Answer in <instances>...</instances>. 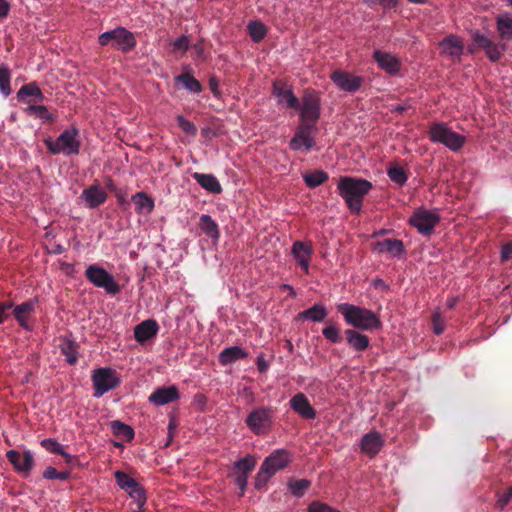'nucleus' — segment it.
<instances>
[{
	"instance_id": "1",
	"label": "nucleus",
	"mask_w": 512,
	"mask_h": 512,
	"mask_svg": "<svg viewBox=\"0 0 512 512\" xmlns=\"http://www.w3.org/2000/svg\"><path fill=\"white\" fill-rule=\"evenodd\" d=\"M372 187L370 181L351 176H341L337 184L339 195L354 214L360 213L364 197L370 192Z\"/></svg>"
},
{
	"instance_id": "2",
	"label": "nucleus",
	"mask_w": 512,
	"mask_h": 512,
	"mask_svg": "<svg viewBox=\"0 0 512 512\" xmlns=\"http://www.w3.org/2000/svg\"><path fill=\"white\" fill-rule=\"evenodd\" d=\"M337 311L343 316L345 322L355 330L373 331L382 327V322L373 311L349 303H341Z\"/></svg>"
},
{
	"instance_id": "3",
	"label": "nucleus",
	"mask_w": 512,
	"mask_h": 512,
	"mask_svg": "<svg viewBox=\"0 0 512 512\" xmlns=\"http://www.w3.org/2000/svg\"><path fill=\"white\" fill-rule=\"evenodd\" d=\"M79 130L75 127L65 129L56 140L51 137L44 139L48 151L53 155H77L80 152L81 142L78 139Z\"/></svg>"
},
{
	"instance_id": "4",
	"label": "nucleus",
	"mask_w": 512,
	"mask_h": 512,
	"mask_svg": "<svg viewBox=\"0 0 512 512\" xmlns=\"http://www.w3.org/2000/svg\"><path fill=\"white\" fill-rule=\"evenodd\" d=\"M98 42L103 47L111 44L123 53L132 51L137 45L134 34L121 26L102 33L98 37Z\"/></svg>"
},
{
	"instance_id": "5",
	"label": "nucleus",
	"mask_w": 512,
	"mask_h": 512,
	"mask_svg": "<svg viewBox=\"0 0 512 512\" xmlns=\"http://www.w3.org/2000/svg\"><path fill=\"white\" fill-rule=\"evenodd\" d=\"M274 412L271 406L255 407L247 415L245 424L254 434L265 435L273 426Z\"/></svg>"
},
{
	"instance_id": "6",
	"label": "nucleus",
	"mask_w": 512,
	"mask_h": 512,
	"mask_svg": "<svg viewBox=\"0 0 512 512\" xmlns=\"http://www.w3.org/2000/svg\"><path fill=\"white\" fill-rule=\"evenodd\" d=\"M428 134L432 142L441 143L452 151L460 150L465 143V137L454 132L445 123L432 124Z\"/></svg>"
},
{
	"instance_id": "7",
	"label": "nucleus",
	"mask_w": 512,
	"mask_h": 512,
	"mask_svg": "<svg viewBox=\"0 0 512 512\" xmlns=\"http://www.w3.org/2000/svg\"><path fill=\"white\" fill-rule=\"evenodd\" d=\"M85 277L94 286L103 288L107 294L116 295L121 291L113 275L97 264H91L86 268Z\"/></svg>"
},
{
	"instance_id": "8",
	"label": "nucleus",
	"mask_w": 512,
	"mask_h": 512,
	"mask_svg": "<svg viewBox=\"0 0 512 512\" xmlns=\"http://www.w3.org/2000/svg\"><path fill=\"white\" fill-rule=\"evenodd\" d=\"M94 393L93 396L99 398L110 390L120 385V378L117 372L112 368L95 369L91 376Z\"/></svg>"
},
{
	"instance_id": "9",
	"label": "nucleus",
	"mask_w": 512,
	"mask_h": 512,
	"mask_svg": "<svg viewBox=\"0 0 512 512\" xmlns=\"http://www.w3.org/2000/svg\"><path fill=\"white\" fill-rule=\"evenodd\" d=\"M439 221L440 216L437 212L425 209L415 211L410 218V224L424 236L431 235Z\"/></svg>"
},
{
	"instance_id": "10",
	"label": "nucleus",
	"mask_w": 512,
	"mask_h": 512,
	"mask_svg": "<svg viewBox=\"0 0 512 512\" xmlns=\"http://www.w3.org/2000/svg\"><path fill=\"white\" fill-rule=\"evenodd\" d=\"M330 79L339 90L348 93L357 92L365 81L364 77L341 69L334 70Z\"/></svg>"
},
{
	"instance_id": "11",
	"label": "nucleus",
	"mask_w": 512,
	"mask_h": 512,
	"mask_svg": "<svg viewBox=\"0 0 512 512\" xmlns=\"http://www.w3.org/2000/svg\"><path fill=\"white\" fill-rule=\"evenodd\" d=\"M291 253L303 272L309 274L310 262L314 253L312 243L297 240L292 245Z\"/></svg>"
},
{
	"instance_id": "12",
	"label": "nucleus",
	"mask_w": 512,
	"mask_h": 512,
	"mask_svg": "<svg viewBox=\"0 0 512 512\" xmlns=\"http://www.w3.org/2000/svg\"><path fill=\"white\" fill-rule=\"evenodd\" d=\"M6 457L17 472L28 475L33 469L34 456L30 450L24 451L23 455L16 450H9Z\"/></svg>"
},
{
	"instance_id": "13",
	"label": "nucleus",
	"mask_w": 512,
	"mask_h": 512,
	"mask_svg": "<svg viewBox=\"0 0 512 512\" xmlns=\"http://www.w3.org/2000/svg\"><path fill=\"white\" fill-rule=\"evenodd\" d=\"M290 461L291 455L287 450L277 449L265 458L261 466L274 476L277 471L286 468Z\"/></svg>"
},
{
	"instance_id": "14",
	"label": "nucleus",
	"mask_w": 512,
	"mask_h": 512,
	"mask_svg": "<svg viewBox=\"0 0 512 512\" xmlns=\"http://www.w3.org/2000/svg\"><path fill=\"white\" fill-rule=\"evenodd\" d=\"M79 198L87 208L95 209L106 202L107 193L98 184H93L85 188Z\"/></svg>"
},
{
	"instance_id": "15",
	"label": "nucleus",
	"mask_w": 512,
	"mask_h": 512,
	"mask_svg": "<svg viewBox=\"0 0 512 512\" xmlns=\"http://www.w3.org/2000/svg\"><path fill=\"white\" fill-rule=\"evenodd\" d=\"M291 409L304 419H315L316 410L310 404L307 396L304 393L295 394L289 401Z\"/></svg>"
},
{
	"instance_id": "16",
	"label": "nucleus",
	"mask_w": 512,
	"mask_h": 512,
	"mask_svg": "<svg viewBox=\"0 0 512 512\" xmlns=\"http://www.w3.org/2000/svg\"><path fill=\"white\" fill-rule=\"evenodd\" d=\"M384 445V439L377 431H371L361 438L360 449L361 452L368 455L370 458L375 457Z\"/></svg>"
},
{
	"instance_id": "17",
	"label": "nucleus",
	"mask_w": 512,
	"mask_h": 512,
	"mask_svg": "<svg viewBox=\"0 0 512 512\" xmlns=\"http://www.w3.org/2000/svg\"><path fill=\"white\" fill-rule=\"evenodd\" d=\"M179 390L176 386L160 387L155 389L148 398V401L155 406H162L178 400Z\"/></svg>"
},
{
	"instance_id": "18",
	"label": "nucleus",
	"mask_w": 512,
	"mask_h": 512,
	"mask_svg": "<svg viewBox=\"0 0 512 512\" xmlns=\"http://www.w3.org/2000/svg\"><path fill=\"white\" fill-rule=\"evenodd\" d=\"M273 94L278 98L279 104H285L286 107L299 109L300 102L294 95L292 89L284 83L275 82L273 84Z\"/></svg>"
},
{
	"instance_id": "19",
	"label": "nucleus",
	"mask_w": 512,
	"mask_h": 512,
	"mask_svg": "<svg viewBox=\"0 0 512 512\" xmlns=\"http://www.w3.org/2000/svg\"><path fill=\"white\" fill-rule=\"evenodd\" d=\"M300 118L318 121L320 118V99L315 93H307L303 97Z\"/></svg>"
},
{
	"instance_id": "20",
	"label": "nucleus",
	"mask_w": 512,
	"mask_h": 512,
	"mask_svg": "<svg viewBox=\"0 0 512 512\" xmlns=\"http://www.w3.org/2000/svg\"><path fill=\"white\" fill-rule=\"evenodd\" d=\"M347 345L356 352H363L370 347V339L358 330L349 328L344 330Z\"/></svg>"
},
{
	"instance_id": "21",
	"label": "nucleus",
	"mask_w": 512,
	"mask_h": 512,
	"mask_svg": "<svg viewBox=\"0 0 512 512\" xmlns=\"http://www.w3.org/2000/svg\"><path fill=\"white\" fill-rule=\"evenodd\" d=\"M373 58L378 66L389 74H396L400 71V60L390 53L383 52L381 50H375L373 53Z\"/></svg>"
},
{
	"instance_id": "22",
	"label": "nucleus",
	"mask_w": 512,
	"mask_h": 512,
	"mask_svg": "<svg viewBox=\"0 0 512 512\" xmlns=\"http://www.w3.org/2000/svg\"><path fill=\"white\" fill-rule=\"evenodd\" d=\"M158 330L159 325L156 320H144L134 328V337L137 342L144 343L155 337Z\"/></svg>"
},
{
	"instance_id": "23",
	"label": "nucleus",
	"mask_w": 512,
	"mask_h": 512,
	"mask_svg": "<svg viewBox=\"0 0 512 512\" xmlns=\"http://www.w3.org/2000/svg\"><path fill=\"white\" fill-rule=\"evenodd\" d=\"M37 303L36 299H29L17 306L13 309V315L19 325L25 330H31L27 319L28 317L34 313L35 305Z\"/></svg>"
},
{
	"instance_id": "24",
	"label": "nucleus",
	"mask_w": 512,
	"mask_h": 512,
	"mask_svg": "<svg viewBox=\"0 0 512 512\" xmlns=\"http://www.w3.org/2000/svg\"><path fill=\"white\" fill-rule=\"evenodd\" d=\"M374 251L378 253L387 252L393 257H398L405 253V248L402 240L385 239L374 244Z\"/></svg>"
},
{
	"instance_id": "25",
	"label": "nucleus",
	"mask_w": 512,
	"mask_h": 512,
	"mask_svg": "<svg viewBox=\"0 0 512 512\" xmlns=\"http://www.w3.org/2000/svg\"><path fill=\"white\" fill-rule=\"evenodd\" d=\"M198 227L202 233L209 237L214 243L219 241V226L210 215L202 214L199 219Z\"/></svg>"
},
{
	"instance_id": "26",
	"label": "nucleus",
	"mask_w": 512,
	"mask_h": 512,
	"mask_svg": "<svg viewBox=\"0 0 512 512\" xmlns=\"http://www.w3.org/2000/svg\"><path fill=\"white\" fill-rule=\"evenodd\" d=\"M440 46L442 48V51L444 54L450 56V57H457L460 58V56L463 53V43L459 39V37L455 35H449L445 37L441 42Z\"/></svg>"
},
{
	"instance_id": "27",
	"label": "nucleus",
	"mask_w": 512,
	"mask_h": 512,
	"mask_svg": "<svg viewBox=\"0 0 512 512\" xmlns=\"http://www.w3.org/2000/svg\"><path fill=\"white\" fill-rule=\"evenodd\" d=\"M316 144L313 135H306L296 129L294 136L290 140L289 146L294 151L311 150Z\"/></svg>"
},
{
	"instance_id": "28",
	"label": "nucleus",
	"mask_w": 512,
	"mask_h": 512,
	"mask_svg": "<svg viewBox=\"0 0 512 512\" xmlns=\"http://www.w3.org/2000/svg\"><path fill=\"white\" fill-rule=\"evenodd\" d=\"M27 97H33L34 102H43L45 96L36 82H30L23 85L17 92V99L21 102H26Z\"/></svg>"
},
{
	"instance_id": "29",
	"label": "nucleus",
	"mask_w": 512,
	"mask_h": 512,
	"mask_svg": "<svg viewBox=\"0 0 512 512\" xmlns=\"http://www.w3.org/2000/svg\"><path fill=\"white\" fill-rule=\"evenodd\" d=\"M192 177L202 188L210 193H221L222 187L214 175L195 172Z\"/></svg>"
},
{
	"instance_id": "30",
	"label": "nucleus",
	"mask_w": 512,
	"mask_h": 512,
	"mask_svg": "<svg viewBox=\"0 0 512 512\" xmlns=\"http://www.w3.org/2000/svg\"><path fill=\"white\" fill-rule=\"evenodd\" d=\"M248 353L239 346L225 348L219 354V363L223 366L232 364L240 359H244Z\"/></svg>"
},
{
	"instance_id": "31",
	"label": "nucleus",
	"mask_w": 512,
	"mask_h": 512,
	"mask_svg": "<svg viewBox=\"0 0 512 512\" xmlns=\"http://www.w3.org/2000/svg\"><path fill=\"white\" fill-rule=\"evenodd\" d=\"M135 211L138 214H150L154 209V200L145 192H138L132 196Z\"/></svg>"
},
{
	"instance_id": "32",
	"label": "nucleus",
	"mask_w": 512,
	"mask_h": 512,
	"mask_svg": "<svg viewBox=\"0 0 512 512\" xmlns=\"http://www.w3.org/2000/svg\"><path fill=\"white\" fill-rule=\"evenodd\" d=\"M328 312L324 305L314 304L312 307L298 313L297 319H308L314 322H322L327 317Z\"/></svg>"
},
{
	"instance_id": "33",
	"label": "nucleus",
	"mask_w": 512,
	"mask_h": 512,
	"mask_svg": "<svg viewBox=\"0 0 512 512\" xmlns=\"http://www.w3.org/2000/svg\"><path fill=\"white\" fill-rule=\"evenodd\" d=\"M174 80L176 83H181L191 93L198 94L202 91L201 83L190 72H183L177 75Z\"/></svg>"
},
{
	"instance_id": "34",
	"label": "nucleus",
	"mask_w": 512,
	"mask_h": 512,
	"mask_svg": "<svg viewBox=\"0 0 512 512\" xmlns=\"http://www.w3.org/2000/svg\"><path fill=\"white\" fill-rule=\"evenodd\" d=\"M497 31L502 40H512V17L508 14L496 18Z\"/></svg>"
},
{
	"instance_id": "35",
	"label": "nucleus",
	"mask_w": 512,
	"mask_h": 512,
	"mask_svg": "<svg viewBox=\"0 0 512 512\" xmlns=\"http://www.w3.org/2000/svg\"><path fill=\"white\" fill-rule=\"evenodd\" d=\"M329 179L328 173L323 170H315L303 175V180L309 188H316Z\"/></svg>"
},
{
	"instance_id": "36",
	"label": "nucleus",
	"mask_w": 512,
	"mask_h": 512,
	"mask_svg": "<svg viewBox=\"0 0 512 512\" xmlns=\"http://www.w3.org/2000/svg\"><path fill=\"white\" fill-rule=\"evenodd\" d=\"M26 113L31 116H36L48 123H53L56 120V115L50 113L48 108L44 105L31 104L26 108Z\"/></svg>"
},
{
	"instance_id": "37",
	"label": "nucleus",
	"mask_w": 512,
	"mask_h": 512,
	"mask_svg": "<svg viewBox=\"0 0 512 512\" xmlns=\"http://www.w3.org/2000/svg\"><path fill=\"white\" fill-rule=\"evenodd\" d=\"M61 353L65 355L66 361L70 365H75L78 361V344L71 340H66L61 345Z\"/></svg>"
},
{
	"instance_id": "38",
	"label": "nucleus",
	"mask_w": 512,
	"mask_h": 512,
	"mask_svg": "<svg viewBox=\"0 0 512 512\" xmlns=\"http://www.w3.org/2000/svg\"><path fill=\"white\" fill-rule=\"evenodd\" d=\"M247 28L250 38L255 43H259L260 41H262L267 34L266 26L260 21L249 22Z\"/></svg>"
},
{
	"instance_id": "39",
	"label": "nucleus",
	"mask_w": 512,
	"mask_h": 512,
	"mask_svg": "<svg viewBox=\"0 0 512 512\" xmlns=\"http://www.w3.org/2000/svg\"><path fill=\"white\" fill-rule=\"evenodd\" d=\"M11 70L6 64L0 65V92L4 97H8L11 92Z\"/></svg>"
},
{
	"instance_id": "40",
	"label": "nucleus",
	"mask_w": 512,
	"mask_h": 512,
	"mask_svg": "<svg viewBox=\"0 0 512 512\" xmlns=\"http://www.w3.org/2000/svg\"><path fill=\"white\" fill-rule=\"evenodd\" d=\"M111 427L115 436L122 440L131 441L134 438V430L129 425L120 421H113Z\"/></svg>"
},
{
	"instance_id": "41",
	"label": "nucleus",
	"mask_w": 512,
	"mask_h": 512,
	"mask_svg": "<svg viewBox=\"0 0 512 512\" xmlns=\"http://www.w3.org/2000/svg\"><path fill=\"white\" fill-rule=\"evenodd\" d=\"M114 478L116 480L117 485L127 493L130 492L132 489H135V487L139 484L136 480H134L132 477H130L123 471H116L114 473Z\"/></svg>"
},
{
	"instance_id": "42",
	"label": "nucleus",
	"mask_w": 512,
	"mask_h": 512,
	"mask_svg": "<svg viewBox=\"0 0 512 512\" xmlns=\"http://www.w3.org/2000/svg\"><path fill=\"white\" fill-rule=\"evenodd\" d=\"M387 174L390 180L399 186H403L408 179L407 173L404 170V168L397 164L391 165L387 169Z\"/></svg>"
},
{
	"instance_id": "43",
	"label": "nucleus",
	"mask_w": 512,
	"mask_h": 512,
	"mask_svg": "<svg viewBox=\"0 0 512 512\" xmlns=\"http://www.w3.org/2000/svg\"><path fill=\"white\" fill-rule=\"evenodd\" d=\"M310 485L311 482L307 479L291 480L288 483L290 492L296 497H302Z\"/></svg>"
},
{
	"instance_id": "44",
	"label": "nucleus",
	"mask_w": 512,
	"mask_h": 512,
	"mask_svg": "<svg viewBox=\"0 0 512 512\" xmlns=\"http://www.w3.org/2000/svg\"><path fill=\"white\" fill-rule=\"evenodd\" d=\"M323 336L331 343H340L343 340L340 329L335 323H330L322 329Z\"/></svg>"
},
{
	"instance_id": "45",
	"label": "nucleus",
	"mask_w": 512,
	"mask_h": 512,
	"mask_svg": "<svg viewBox=\"0 0 512 512\" xmlns=\"http://www.w3.org/2000/svg\"><path fill=\"white\" fill-rule=\"evenodd\" d=\"M256 465V461L253 456L247 455L245 458L240 459L235 462L234 467L238 470V474H245L248 476V473L251 472Z\"/></svg>"
},
{
	"instance_id": "46",
	"label": "nucleus",
	"mask_w": 512,
	"mask_h": 512,
	"mask_svg": "<svg viewBox=\"0 0 512 512\" xmlns=\"http://www.w3.org/2000/svg\"><path fill=\"white\" fill-rule=\"evenodd\" d=\"M128 494L134 500L137 509H142L144 507L147 498L145 489L140 484H138L135 489L128 492Z\"/></svg>"
},
{
	"instance_id": "47",
	"label": "nucleus",
	"mask_w": 512,
	"mask_h": 512,
	"mask_svg": "<svg viewBox=\"0 0 512 512\" xmlns=\"http://www.w3.org/2000/svg\"><path fill=\"white\" fill-rule=\"evenodd\" d=\"M504 50L505 45H498L492 41V43L485 50V53L490 61L497 62L502 57Z\"/></svg>"
},
{
	"instance_id": "48",
	"label": "nucleus",
	"mask_w": 512,
	"mask_h": 512,
	"mask_svg": "<svg viewBox=\"0 0 512 512\" xmlns=\"http://www.w3.org/2000/svg\"><path fill=\"white\" fill-rule=\"evenodd\" d=\"M41 446L45 448L47 451L54 453V454H64V448L63 446L57 442L55 439L47 438L43 439L40 442Z\"/></svg>"
},
{
	"instance_id": "49",
	"label": "nucleus",
	"mask_w": 512,
	"mask_h": 512,
	"mask_svg": "<svg viewBox=\"0 0 512 512\" xmlns=\"http://www.w3.org/2000/svg\"><path fill=\"white\" fill-rule=\"evenodd\" d=\"M300 125L297 127L298 131H302L306 135H315L317 132L316 123L317 121H312L311 119L300 118Z\"/></svg>"
},
{
	"instance_id": "50",
	"label": "nucleus",
	"mask_w": 512,
	"mask_h": 512,
	"mask_svg": "<svg viewBox=\"0 0 512 512\" xmlns=\"http://www.w3.org/2000/svg\"><path fill=\"white\" fill-rule=\"evenodd\" d=\"M43 477L46 479H58V480H67L70 477V473L68 471H57L54 467H47L43 473Z\"/></svg>"
},
{
	"instance_id": "51",
	"label": "nucleus",
	"mask_w": 512,
	"mask_h": 512,
	"mask_svg": "<svg viewBox=\"0 0 512 512\" xmlns=\"http://www.w3.org/2000/svg\"><path fill=\"white\" fill-rule=\"evenodd\" d=\"M176 120L178 126L182 129L183 132L192 136L196 135L197 128L191 121H189L182 115H178Z\"/></svg>"
},
{
	"instance_id": "52",
	"label": "nucleus",
	"mask_w": 512,
	"mask_h": 512,
	"mask_svg": "<svg viewBox=\"0 0 512 512\" xmlns=\"http://www.w3.org/2000/svg\"><path fill=\"white\" fill-rule=\"evenodd\" d=\"M512 500V486L507 488L503 493H497L496 507L503 510Z\"/></svg>"
},
{
	"instance_id": "53",
	"label": "nucleus",
	"mask_w": 512,
	"mask_h": 512,
	"mask_svg": "<svg viewBox=\"0 0 512 512\" xmlns=\"http://www.w3.org/2000/svg\"><path fill=\"white\" fill-rule=\"evenodd\" d=\"M471 38L474 42V44L483 50H486L488 46L492 43V40H490L485 35L481 34L479 31H474L471 34Z\"/></svg>"
},
{
	"instance_id": "54",
	"label": "nucleus",
	"mask_w": 512,
	"mask_h": 512,
	"mask_svg": "<svg viewBox=\"0 0 512 512\" xmlns=\"http://www.w3.org/2000/svg\"><path fill=\"white\" fill-rule=\"evenodd\" d=\"M272 476L273 475H270V472L261 466L255 478V487L257 489L263 488Z\"/></svg>"
},
{
	"instance_id": "55",
	"label": "nucleus",
	"mask_w": 512,
	"mask_h": 512,
	"mask_svg": "<svg viewBox=\"0 0 512 512\" xmlns=\"http://www.w3.org/2000/svg\"><path fill=\"white\" fill-rule=\"evenodd\" d=\"M308 512H340L339 510L332 508L326 503L320 501H313L308 506Z\"/></svg>"
},
{
	"instance_id": "56",
	"label": "nucleus",
	"mask_w": 512,
	"mask_h": 512,
	"mask_svg": "<svg viewBox=\"0 0 512 512\" xmlns=\"http://www.w3.org/2000/svg\"><path fill=\"white\" fill-rule=\"evenodd\" d=\"M432 326L435 334L440 335L445 330L444 320L439 312H434L432 315Z\"/></svg>"
},
{
	"instance_id": "57",
	"label": "nucleus",
	"mask_w": 512,
	"mask_h": 512,
	"mask_svg": "<svg viewBox=\"0 0 512 512\" xmlns=\"http://www.w3.org/2000/svg\"><path fill=\"white\" fill-rule=\"evenodd\" d=\"M174 51H182L185 53L189 48V39L187 36L182 35L172 43Z\"/></svg>"
},
{
	"instance_id": "58",
	"label": "nucleus",
	"mask_w": 512,
	"mask_h": 512,
	"mask_svg": "<svg viewBox=\"0 0 512 512\" xmlns=\"http://www.w3.org/2000/svg\"><path fill=\"white\" fill-rule=\"evenodd\" d=\"M247 480H248V476L245 474H237V476L235 478L236 485L241 490L240 496H242L246 490Z\"/></svg>"
},
{
	"instance_id": "59",
	"label": "nucleus",
	"mask_w": 512,
	"mask_h": 512,
	"mask_svg": "<svg viewBox=\"0 0 512 512\" xmlns=\"http://www.w3.org/2000/svg\"><path fill=\"white\" fill-rule=\"evenodd\" d=\"M512 258V242L506 243L501 249V261L505 262Z\"/></svg>"
},
{
	"instance_id": "60",
	"label": "nucleus",
	"mask_w": 512,
	"mask_h": 512,
	"mask_svg": "<svg viewBox=\"0 0 512 512\" xmlns=\"http://www.w3.org/2000/svg\"><path fill=\"white\" fill-rule=\"evenodd\" d=\"M13 307V303L11 301L0 302V324L4 322L5 318L8 316L7 311Z\"/></svg>"
},
{
	"instance_id": "61",
	"label": "nucleus",
	"mask_w": 512,
	"mask_h": 512,
	"mask_svg": "<svg viewBox=\"0 0 512 512\" xmlns=\"http://www.w3.org/2000/svg\"><path fill=\"white\" fill-rule=\"evenodd\" d=\"M218 86H219V80L217 79V77H215V76L210 77V79H209V88H210L211 92L215 96H219L220 95V91L218 89Z\"/></svg>"
},
{
	"instance_id": "62",
	"label": "nucleus",
	"mask_w": 512,
	"mask_h": 512,
	"mask_svg": "<svg viewBox=\"0 0 512 512\" xmlns=\"http://www.w3.org/2000/svg\"><path fill=\"white\" fill-rule=\"evenodd\" d=\"M269 365L262 355L257 357V368L260 373H265Z\"/></svg>"
},
{
	"instance_id": "63",
	"label": "nucleus",
	"mask_w": 512,
	"mask_h": 512,
	"mask_svg": "<svg viewBox=\"0 0 512 512\" xmlns=\"http://www.w3.org/2000/svg\"><path fill=\"white\" fill-rule=\"evenodd\" d=\"M378 3L385 9L395 8L398 5V0H378Z\"/></svg>"
},
{
	"instance_id": "64",
	"label": "nucleus",
	"mask_w": 512,
	"mask_h": 512,
	"mask_svg": "<svg viewBox=\"0 0 512 512\" xmlns=\"http://www.w3.org/2000/svg\"><path fill=\"white\" fill-rule=\"evenodd\" d=\"M9 12V4L6 0H0V18L6 17Z\"/></svg>"
}]
</instances>
